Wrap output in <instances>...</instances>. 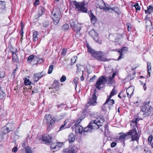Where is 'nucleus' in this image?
<instances>
[{"mask_svg":"<svg viewBox=\"0 0 153 153\" xmlns=\"http://www.w3.org/2000/svg\"><path fill=\"white\" fill-rule=\"evenodd\" d=\"M138 120V118H135L132 120L131 123V125L134 126L133 128L127 133H121L119 138L120 140L122 141L123 140H127L129 138H131V141H134L138 140L139 137L138 136L136 129L135 127V125L136 126L137 121Z\"/></svg>","mask_w":153,"mask_h":153,"instance_id":"obj_1","label":"nucleus"},{"mask_svg":"<svg viewBox=\"0 0 153 153\" xmlns=\"http://www.w3.org/2000/svg\"><path fill=\"white\" fill-rule=\"evenodd\" d=\"M87 48L88 52L97 60L100 61H106L108 60L103 56V53L101 51H95L89 46H87Z\"/></svg>","mask_w":153,"mask_h":153,"instance_id":"obj_2","label":"nucleus"},{"mask_svg":"<svg viewBox=\"0 0 153 153\" xmlns=\"http://www.w3.org/2000/svg\"><path fill=\"white\" fill-rule=\"evenodd\" d=\"M52 19L55 25H57L59 23L61 15L60 9L57 7L53 9L51 13Z\"/></svg>","mask_w":153,"mask_h":153,"instance_id":"obj_3","label":"nucleus"},{"mask_svg":"<svg viewBox=\"0 0 153 153\" xmlns=\"http://www.w3.org/2000/svg\"><path fill=\"white\" fill-rule=\"evenodd\" d=\"M108 5H106L103 1L102 0H99L98 1V4H97V7L100 8V9H103L105 11H108L110 9L111 10L115 11L117 13L119 14L117 12L118 9L116 7L110 8L108 7Z\"/></svg>","mask_w":153,"mask_h":153,"instance_id":"obj_4","label":"nucleus"},{"mask_svg":"<svg viewBox=\"0 0 153 153\" xmlns=\"http://www.w3.org/2000/svg\"><path fill=\"white\" fill-rule=\"evenodd\" d=\"M76 8L78 10L84 13H87L88 10L85 6L87 5V3H85L84 2H77L74 1L73 2Z\"/></svg>","mask_w":153,"mask_h":153,"instance_id":"obj_5","label":"nucleus"},{"mask_svg":"<svg viewBox=\"0 0 153 153\" xmlns=\"http://www.w3.org/2000/svg\"><path fill=\"white\" fill-rule=\"evenodd\" d=\"M107 80L103 76H101L98 79L95 84L96 87L99 90H100L102 88L103 85L106 83Z\"/></svg>","mask_w":153,"mask_h":153,"instance_id":"obj_6","label":"nucleus"},{"mask_svg":"<svg viewBox=\"0 0 153 153\" xmlns=\"http://www.w3.org/2000/svg\"><path fill=\"white\" fill-rule=\"evenodd\" d=\"M43 122L47 124V128L49 130L52 125L55 123V120L51 118V115L50 114L46 115L45 116Z\"/></svg>","mask_w":153,"mask_h":153,"instance_id":"obj_7","label":"nucleus"},{"mask_svg":"<svg viewBox=\"0 0 153 153\" xmlns=\"http://www.w3.org/2000/svg\"><path fill=\"white\" fill-rule=\"evenodd\" d=\"M88 33L89 35L96 42L101 44V40L99 39V35L95 30L92 29L89 31Z\"/></svg>","mask_w":153,"mask_h":153,"instance_id":"obj_8","label":"nucleus"},{"mask_svg":"<svg viewBox=\"0 0 153 153\" xmlns=\"http://www.w3.org/2000/svg\"><path fill=\"white\" fill-rule=\"evenodd\" d=\"M88 126H90L91 130L93 129H98L102 126V124L98 120H93L89 123Z\"/></svg>","mask_w":153,"mask_h":153,"instance_id":"obj_9","label":"nucleus"},{"mask_svg":"<svg viewBox=\"0 0 153 153\" xmlns=\"http://www.w3.org/2000/svg\"><path fill=\"white\" fill-rule=\"evenodd\" d=\"M96 89H95L94 91V94L92 96V97L89 98L88 101V104L90 105H94L97 103V97L96 95Z\"/></svg>","mask_w":153,"mask_h":153,"instance_id":"obj_10","label":"nucleus"},{"mask_svg":"<svg viewBox=\"0 0 153 153\" xmlns=\"http://www.w3.org/2000/svg\"><path fill=\"white\" fill-rule=\"evenodd\" d=\"M52 137L51 135L48 134H45L42 136V140L45 143H50L51 142Z\"/></svg>","mask_w":153,"mask_h":153,"instance_id":"obj_11","label":"nucleus"},{"mask_svg":"<svg viewBox=\"0 0 153 153\" xmlns=\"http://www.w3.org/2000/svg\"><path fill=\"white\" fill-rule=\"evenodd\" d=\"M17 52V49L15 48L14 51H12V59L13 61L17 63L19 61V58L16 54Z\"/></svg>","mask_w":153,"mask_h":153,"instance_id":"obj_12","label":"nucleus"},{"mask_svg":"<svg viewBox=\"0 0 153 153\" xmlns=\"http://www.w3.org/2000/svg\"><path fill=\"white\" fill-rule=\"evenodd\" d=\"M128 51V48L126 47H122L121 49L119 50L118 51V52L119 53L120 56H119L117 60H119L121 59L122 58H123V52H126Z\"/></svg>","mask_w":153,"mask_h":153,"instance_id":"obj_13","label":"nucleus"},{"mask_svg":"<svg viewBox=\"0 0 153 153\" xmlns=\"http://www.w3.org/2000/svg\"><path fill=\"white\" fill-rule=\"evenodd\" d=\"M116 75V73H113L112 75H110L108 77V84L109 85H111L114 82V77Z\"/></svg>","mask_w":153,"mask_h":153,"instance_id":"obj_14","label":"nucleus"},{"mask_svg":"<svg viewBox=\"0 0 153 153\" xmlns=\"http://www.w3.org/2000/svg\"><path fill=\"white\" fill-rule=\"evenodd\" d=\"M149 101H148V102L144 103L143 104V106L141 108V110L139 114H141L142 113V111H146V110H147V109H149V110L150 108H152L151 106L149 105Z\"/></svg>","mask_w":153,"mask_h":153,"instance_id":"obj_15","label":"nucleus"},{"mask_svg":"<svg viewBox=\"0 0 153 153\" xmlns=\"http://www.w3.org/2000/svg\"><path fill=\"white\" fill-rule=\"evenodd\" d=\"M111 97H107V99L106 101L105 102V104H108L110 106H108V108L109 109H110L111 106H112L114 104V100L113 99H111Z\"/></svg>","mask_w":153,"mask_h":153,"instance_id":"obj_16","label":"nucleus"},{"mask_svg":"<svg viewBox=\"0 0 153 153\" xmlns=\"http://www.w3.org/2000/svg\"><path fill=\"white\" fill-rule=\"evenodd\" d=\"M44 60L42 58H40L37 56H35L34 60H33V65L40 64L44 62Z\"/></svg>","mask_w":153,"mask_h":153,"instance_id":"obj_17","label":"nucleus"},{"mask_svg":"<svg viewBox=\"0 0 153 153\" xmlns=\"http://www.w3.org/2000/svg\"><path fill=\"white\" fill-rule=\"evenodd\" d=\"M76 148L75 147H69L63 150V152L65 153H74Z\"/></svg>","mask_w":153,"mask_h":153,"instance_id":"obj_18","label":"nucleus"},{"mask_svg":"<svg viewBox=\"0 0 153 153\" xmlns=\"http://www.w3.org/2000/svg\"><path fill=\"white\" fill-rule=\"evenodd\" d=\"M83 131V127L81 126L78 125L75 127V131L76 133H79L80 134L82 133Z\"/></svg>","mask_w":153,"mask_h":153,"instance_id":"obj_19","label":"nucleus"},{"mask_svg":"<svg viewBox=\"0 0 153 153\" xmlns=\"http://www.w3.org/2000/svg\"><path fill=\"white\" fill-rule=\"evenodd\" d=\"M68 140L70 143L74 142L75 140V136L74 134L72 133H71L68 136Z\"/></svg>","mask_w":153,"mask_h":153,"instance_id":"obj_20","label":"nucleus"},{"mask_svg":"<svg viewBox=\"0 0 153 153\" xmlns=\"http://www.w3.org/2000/svg\"><path fill=\"white\" fill-rule=\"evenodd\" d=\"M83 133H84V134H86L85 133H91L92 131V130L90 128V126H89L88 125V126L84 128L83 129Z\"/></svg>","mask_w":153,"mask_h":153,"instance_id":"obj_21","label":"nucleus"},{"mask_svg":"<svg viewBox=\"0 0 153 153\" xmlns=\"http://www.w3.org/2000/svg\"><path fill=\"white\" fill-rule=\"evenodd\" d=\"M9 131V128L4 126L1 129V133L3 134H5Z\"/></svg>","mask_w":153,"mask_h":153,"instance_id":"obj_22","label":"nucleus"},{"mask_svg":"<svg viewBox=\"0 0 153 153\" xmlns=\"http://www.w3.org/2000/svg\"><path fill=\"white\" fill-rule=\"evenodd\" d=\"M39 17L42 15L45 12L44 8L42 6H40L39 8Z\"/></svg>","mask_w":153,"mask_h":153,"instance_id":"obj_23","label":"nucleus"},{"mask_svg":"<svg viewBox=\"0 0 153 153\" xmlns=\"http://www.w3.org/2000/svg\"><path fill=\"white\" fill-rule=\"evenodd\" d=\"M146 27L148 30H150V28L152 27V24L151 21L149 20H147L146 22Z\"/></svg>","mask_w":153,"mask_h":153,"instance_id":"obj_24","label":"nucleus"},{"mask_svg":"<svg viewBox=\"0 0 153 153\" xmlns=\"http://www.w3.org/2000/svg\"><path fill=\"white\" fill-rule=\"evenodd\" d=\"M126 92H128L130 93V97H131V95L133 94L134 91V88L132 87H130L129 88L126 90Z\"/></svg>","mask_w":153,"mask_h":153,"instance_id":"obj_25","label":"nucleus"},{"mask_svg":"<svg viewBox=\"0 0 153 153\" xmlns=\"http://www.w3.org/2000/svg\"><path fill=\"white\" fill-rule=\"evenodd\" d=\"M70 24L71 27L72 28L74 27L75 26V25H77L78 23L76 20H71L70 21Z\"/></svg>","mask_w":153,"mask_h":153,"instance_id":"obj_26","label":"nucleus"},{"mask_svg":"<svg viewBox=\"0 0 153 153\" xmlns=\"http://www.w3.org/2000/svg\"><path fill=\"white\" fill-rule=\"evenodd\" d=\"M72 29L74 31L77 32L79 31L81 29L80 25L78 23L77 25L74 27Z\"/></svg>","mask_w":153,"mask_h":153,"instance_id":"obj_27","label":"nucleus"},{"mask_svg":"<svg viewBox=\"0 0 153 153\" xmlns=\"http://www.w3.org/2000/svg\"><path fill=\"white\" fill-rule=\"evenodd\" d=\"M38 32L37 31H35L33 33V41L35 42H36L38 40Z\"/></svg>","mask_w":153,"mask_h":153,"instance_id":"obj_28","label":"nucleus"},{"mask_svg":"<svg viewBox=\"0 0 153 153\" xmlns=\"http://www.w3.org/2000/svg\"><path fill=\"white\" fill-rule=\"evenodd\" d=\"M152 109V108H150L149 110V109H147V110H146V111H142V112L143 113V115H145L144 116V117L147 116L150 114Z\"/></svg>","mask_w":153,"mask_h":153,"instance_id":"obj_29","label":"nucleus"},{"mask_svg":"<svg viewBox=\"0 0 153 153\" xmlns=\"http://www.w3.org/2000/svg\"><path fill=\"white\" fill-rule=\"evenodd\" d=\"M90 16L92 22L93 24L96 23L97 20L95 16L92 13H91Z\"/></svg>","mask_w":153,"mask_h":153,"instance_id":"obj_30","label":"nucleus"},{"mask_svg":"<svg viewBox=\"0 0 153 153\" xmlns=\"http://www.w3.org/2000/svg\"><path fill=\"white\" fill-rule=\"evenodd\" d=\"M52 89H56L57 91L59 90V85L58 83H57L56 82H54L53 84V87H51Z\"/></svg>","mask_w":153,"mask_h":153,"instance_id":"obj_31","label":"nucleus"},{"mask_svg":"<svg viewBox=\"0 0 153 153\" xmlns=\"http://www.w3.org/2000/svg\"><path fill=\"white\" fill-rule=\"evenodd\" d=\"M117 92V91L115 89V88L113 89L111 91V92L110 95L109 96V97H112L113 96L116 95Z\"/></svg>","mask_w":153,"mask_h":153,"instance_id":"obj_32","label":"nucleus"},{"mask_svg":"<svg viewBox=\"0 0 153 153\" xmlns=\"http://www.w3.org/2000/svg\"><path fill=\"white\" fill-rule=\"evenodd\" d=\"M151 63H147V69H148V72L149 73V75L148 76V77H149L150 76V71H151Z\"/></svg>","mask_w":153,"mask_h":153,"instance_id":"obj_33","label":"nucleus"},{"mask_svg":"<svg viewBox=\"0 0 153 153\" xmlns=\"http://www.w3.org/2000/svg\"><path fill=\"white\" fill-rule=\"evenodd\" d=\"M21 30H20V34L22 36V37L21 39H21H22V38L23 36V33H24V32L23 31L24 25H23V23L22 22H21Z\"/></svg>","mask_w":153,"mask_h":153,"instance_id":"obj_34","label":"nucleus"},{"mask_svg":"<svg viewBox=\"0 0 153 153\" xmlns=\"http://www.w3.org/2000/svg\"><path fill=\"white\" fill-rule=\"evenodd\" d=\"M25 151L26 153H32V151L30 148L29 146H27L25 148Z\"/></svg>","mask_w":153,"mask_h":153,"instance_id":"obj_35","label":"nucleus"},{"mask_svg":"<svg viewBox=\"0 0 153 153\" xmlns=\"http://www.w3.org/2000/svg\"><path fill=\"white\" fill-rule=\"evenodd\" d=\"M42 25L44 27L47 28L49 26V22L47 21H45L43 22Z\"/></svg>","mask_w":153,"mask_h":153,"instance_id":"obj_36","label":"nucleus"},{"mask_svg":"<svg viewBox=\"0 0 153 153\" xmlns=\"http://www.w3.org/2000/svg\"><path fill=\"white\" fill-rule=\"evenodd\" d=\"M4 93L2 91L1 87L0 86V100L2 99L4 95Z\"/></svg>","mask_w":153,"mask_h":153,"instance_id":"obj_37","label":"nucleus"},{"mask_svg":"<svg viewBox=\"0 0 153 153\" xmlns=\"http://www.w3.org/2000/svg\"><path fill=\"white\" fill-rule=\"evenodd\" d=\"M69 28V25L68 24H64L62 27V29L64 30H67Z\"/></svg>","mask_w":153,"mask_h":153,"instance_id":"obj_38","label":"nucleus"},{"mask_svg":"<svg viewBox=\"0 0 153 153\" xmlns=\"http://www.w3.org/2000/svg\"><path fill=\"white\" fill-rule=\"evenodd\" d=\"M67 121H68V120H65L64 121V124L63 125H61L60 127H59V130H62L63 129H64L65 128V125L67 123Z\"/></svg>","mask_w":153,"mask_h":153,"instance_id":"obj_39","label":"nucleus"},{"mask_svg":"<svg viewBox=\"0 0 153 153\" xmlns=\"http://www.w3.org/2000/svg\"><path fill=\"white\" fill-rule=\"evenodd\" d=\"M35 57V56L34 55H30L28 57L27 61L28 62L30 61V62L33 59L34 60Z\"/></svg>","mask_w":153,"mask_h":153,"instance_id":"obj_40","label":"nucleus"},{"mask_svg":"<svg viewBox=\"0 0 153 153\" xmlns=\"http://www.w3.org/2000/svg\"><path fill=\"white\" fill-rule=\"evenodd\" d=\"M134 6L135 8L136 11L140 10V7L139 6L138 3H136L134 5Z\"/></svg>","mask_w":153,"mask_h":153,"instance_id":"obj_41","label":"nucleus"},{"mask_svg":"<svg viewBox=\"0 0 153 153\" xmlns=\"http://www.w3.org/2000/svg\"><path fill=\"white\" fill-rule=\"evenodd\" d=\"M53 65H51L50 66L48 72V74H51L52 73L53 70Z\"/></svg>","mask_w":153,"mask_h":153,"instance_id":"obj_42","label":"nucleus"},{"mask_svg":"<svg viewBox=\"0 0 153 153\" xmlns=\"http://www.w3.org/2000/svg\"><path fill=\"white\" fill-rule=\"evenodd\" d=\"M147 9L149 11V14L153 11V7L151 5H150L147 7Z\"/></svg>","mask_w":153,"mask_h":153,"instance_id":"obj_43","label":"nucleus"},{"mask_svg":"<svg viewBox=\"0 0 153 153\" xmlns=\"http://www.w3.org/2000/svg\"><path fill=\"white\" fill-rule=\"evenodd\" d=\"M33 79L34 81L36 82L38 81L39 78L37 76H36L35 74H34V75Z\"/></svg>","mask_w":153,"mask_h":153,"instance_id":"obj_44","label":"nucleus"},{"mask_svg":"<svg viewBox=\"0 0 153 153\" xmlns=\"http://www.w3.org/2000/svg\"><path fill=\"white\" fill-rule=\"evenodd\" d=\"M66 79V77L65 75H63L60 79V81L61 82H63Z\"/></svg>","mask_w":153,"mask_h":153,"instance_id":"obj_45","label":"nucleus"},{"mask_svg":"<svg viewBox=\"0 0 153 153\" xmlns=\"http://www.w3.org/2000/svg\"><path fill=\"white\" fill-rule=\"evenodd\" d=\"M56 144V149L59 147H61L63 144L62 143H61L59 142L57 143Z\"/></svg>","mask_w":153,"mask_h":153,"instance_id":"obj_46","label":"nucleus"},{"mask_svg":"<svg viewBox=\"0 0 153 153\" xmlns=\"http://www.w3.org/2000/svg\"><path fill=\"white\" fill-rule=\"evenodd\" d=\"M42 72L35 74L36 76H37L39 78H40L43 76V75H41Z\"/></svg>","mask_w":153,"mask_h":153,"instance_id":"obj_47","label":"nucleus"},{"mask_svg":"<svg viewBox=\"0 0 153 153\" xmlns=\"http://www.w3.org/2000/svg\"><path fill=\"white\" fill-rule=\"evenodd\" d=\"M31 82L29 80L26 79L25 80V83L26 85H29L30 84Z\"/></svg>","mask_w":153,"mask_h":153,"instance_id":"obj_48","label":"nucleus"},{"mask_svg":"<svg viewBox=\"0 0 153 153\" xmlns=\"http://www.w3.org/2000/svg\"><path fill=\"white\" fill-rule=\"evenodd\" d=\"M51 148L52 149H56V144L54 143H52L51 146Z\"/></svg>","mask_w":153,"mask_h":153,"instance_id":"obj_49","label":"nucleus"},{"mask_svg":"<svg viewBox=\"0 0 153 153\" xmlns=\"http://www.w3.org/2000/svg\"><path fill=\"white\" fill-rule=\"evenodd\" d=\"M66 49L65 48H63L61 52V54L62 55H65L66 53Z\"/></svg>","mask_w":153,"mask_h":153,"instance_id":"obj_50","label":"nucleus"},{"mask_svg":"<svg viewBox=\"0 0 153 153\" xmlns=\"http://www.w3.org/2000/svg\"><path fill=\"white\" fill-rule=\"evenodd\" d=\"M5 76V74L4 72L0 71V77L3 78Z\"/></svg>","mask_w":153,"mask_h":153,"instance_id":"obj_51","label":"nucleus"},{"mask_svg":"<svg viewBox=\"0 0 153 153\" xmlns=\"http://www.w3.org/2000/svg\"><path fill=\"white\" fill-rule=\"evenodd\" d=\"M83 119V118H82L81 117H80L76 122V123H77V124L79 125L80 123Z\"/></svg>","mask_w":153,"mask_h":153,"instance_id":"obj_52","label":"nucleus"},{"mask_svg":"<svg viewBox=\"0 0 153 153\" xmlns=\"http://www.w3.org/2000/svg\"><path fill=\"white\" fill-rule=\"evenodd\" d=\"M18 150L17 147L16 146H15L12 149V151L13 152H16Z\"/></svg>","mask_w":153,"mask_h":153,"instance_id":"obj_53","label":"nucleus"},{"mask_svg":"<svg viewBox=\"0 0 153 153\" xmlns=\"http://www.w3.org/2000/svg\"><path fill=\"white\" fill-rule=\"evenodd\" d=\"M153 138V137L152 135H150L148 138V141L149 142H150V143H151V142H152Z\"/></svg>","mask_w":153,"mask_h":153,"instance_id":"obj_54","label":"nucleus"},{"mask_svg":"<svg viewBox=\"0 0 153 153\" xmlns=\"http://www.w3.org/2000/svg\"><path fill=\"white\" fill-rule=\"evenodd\" d=\"M78 79L79 78L78 77H76L75 78L73 81L74 83H75L76 85L77 84V81H78Z\"/></svg>","mask_w":153,"mask_h":153,"instance_id":"obj_55","label":"nucleus"},{"mask_svg":"<svg viewBox=\"0 0 153 153\" xmlns=\"http://www.w3.org/2000/svg\"><path fill=\"white\" fill-rule=\"evenodd\" d=\"M106 104H105V103L102 105V109L103 111H105L106 110V107L105 106Z\"/></svg>","mask_w":153,"mask_h":153,"instance_id":"obj_56","label":"nucleus"},{"mask_svg":"<svg viewBox=\"0 0 153 153\" xmlns=\"http://www.w3.org/2000/svg\"><path fill=\"white\" fill-rule=\"evenodd\" d=\"M96 78V76L95 75H94L93 77H92V78H91L90 80H89V81L90 82H93L94 80Z\"/></svg>","mask_w":153,"mask_h":153,"instance_id":"obj_57","label":"nucleus"},{"mask_svg":"<svg viewBox=\"0 0 153 153\" xmlns=\"http://www.w3.org/2000/svg\"><path fill=\"white\" fill-rule=\"evenodd\" d=\"M39 91L38 89V88H34L33 89V91H32V93H38Z\"/></svg>","mask_w":153,"mask_h":153,"instance_id":"obj_58","label":"nucleus"},{"mask_svg":"<svg viewBox=\"0 0 153 153\" xmlns=\"http://www.w3.org/2000/svg\"><path fill=\"white\" fill-rule=\"evenodd\" d=\"M75 122L74 120H73L71 123V125H72L74 123V126H75V127H76V126H78L79 125L78 124H77V123H76V122L74 123Z\"/></svg>","mask_w":153,"mask_h":153,"instance_id":"obj_59","label":"nucleus"},{"mask_svg":"<svg viewBox=\"0 0 153 153\" xmlns=\"http://www.w3.org/2000/svg\"><path fill=\"white\" fill-rule=\"evenodd\" d=\"M117 144V143L114 142H113L111 143V146L112 148L114 147Z\"/></svg>","mask_w":153,"mask_h":153,"instance_id":"obj_60","label":"nucleus"},{"mask_svg":"<svg viewBox=\"0 0 153 153\" xmlns=\"http://www.w3.org/2000/svg\"><path fill=\"white\" fill-rule=\"evenodd\" d=\"M4 138L3 134L0 133V142H1Z\"/></svg>","mask_w":153,"mask_h":153,"instance_id":"obj_61","label":"nucleus"},{"mask_svg":"<svg viewBox=\"0 0 153 153\" xmlns=\"http://www.w3.org/2000/svg\"><path fill=\"white\" fill-rule=\"evenodd\" d=\"M0 4H1L2 6H4L5 5V3L4 1H0Z\"/></svg>","mask_w":153,"mask_h":153,"instance_id":"obj_62","label":"nucleus"},{"mask_svg":"<svg viewBox=\"0 0 153 153\" xmlns=\"http://www.w3.org/2000/svg\"><path fill=\"white\" fill-rule=\"evenodd\" d=\"M39 1V0H36L34 3V5H36L38 4Z\"/></svg>","mask_w":153,"mask_h":153,"instance_id":"obj_63","label":"nucleus"},{"mask_svg":"<svg viewBox=\"0 0 153 153\" xmlns=\"http://www.w3.org/2000/svg\"><path fill=\"white\" fill-rule=\"evenodd\" d=\"M83 72H84V71H82V76H81V77H80V79L81 81H83L84 80V78L83 77Z\"/></svg>","mask_w":153,"mask_h":153,"instance_id":"obj_64","label":"nucleus"}]
</instances>
